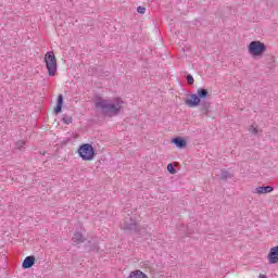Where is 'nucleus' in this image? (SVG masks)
<instances>
[{
    "label": "nucleus",
    "instance_id": "1",
    "mask_svg": "<svg viewBox=\"0 0 278 278\" xmlns=\"http://www.w3.org/2000/svg\"><path fill=\"white\" fill-rule=\"evenodd\" d=\"M124 105L125 101L118 97L111 99L97 98L94 103L97 112H100V114L106 116L108 118L118 116V114L123 112Z\"/></svg>",
    "mask_w": 278,
    "mask_h": 278
},
{
    "label": "nucleus",
    "instance_id": "2",
    "mask_svg": "<svg viewBox=\"0 0 278 278\" xmlns=\"http://www.w3.org/2000/svg\"><path fill=\"white\" fill-rule=\"evenodd\" d=\"M46 68L50 77H55V73H58V60L55 59V54L53 51H49L45 55Z\"/></svg>",
    "mask_w": 278,
    "mask_h": 278
},
{
    "label": "nucleus",
    "instance_id": "3",
    "mask_svg": "<svg viewBox=\"0 0 278 278\" xmlns=\"http://www.w3.org/2000/svg\"><path fill=\"white\" fill-rule=\"evenodd\" d=\"M78 155L84 162H92L94 160V148L90 143L81 144L78 148Z\"/></svg>",
    "mask_w": 278,
    "mask_h": 278
},
{
    "label": "nucleus",
    "instance_id": "4",
    "mask_svg": "<svg viewBox=\"0 0 278 278\" xmlns=\"http://www.w3.org/2000/svg\"><path fill=\"white\" fill-rule=\"evenodd\" d=\"M248 51L252 58H260L266 51V45L262 41H252L248 47Z\"/></svg>",
    "mask_w": 278,
    "mask_h": 278
},
{
    "label": "nucleus",
    "instance_id": "5",
    "mask_svg": "<svg viewBox=\"0 0 278 278\" xmlns=\"http://www.w3.org/2000/svg\"><path fill=\"white\" fill-rule=\"evenodd\" d=\"M185 103L188 108H197L199 103H201V98H199L197 93H192L188 97Z\"/></svg>",
    "mask_w": 278,
    "mask_h": 278
},
{
    "label": "nucleus",
    "instance_id": "6",
    "mask_svg": "<svg viewBox=\"0 0 278 278\" xmlns=\"http://www.w3.org/2000/svg\"><path fill=\"white\" fill-rule=\"evenodd\" d=\"M268 264H277L278 262V245L270 248L267 255Z\"/></svg>",
    "mask_w": 278,
    "mask_h": 278
},
{
    "label": "nucleus",
    "instance_id": "7",
    "mask_svg": "<svg viewBox=\"0 0 278 278\" xmlns=\"http://www.w3.org/2000/svg\"><path fill=\"white\" fill-rule=\"evenodd\" d=\"M273 190H275V188L270 187V186H261V187H256L253 190L254 194H270V192H273Z\"/></svg>",
    "mask_w": 278,
    "mask_h": 278
},
{
    "label": "nucleus",
    "instance_id": "8",
    "mask_svg": "<svg viewBox=\"0 0 278 278\" xmlns=\"http://www.w3.org/2000/svg\"><path fill=\"white\" fill-rule=\"evenodd\" d=\"M34 264H36V257H34V256H27V257L24 260L22 266H23V268H31V266H34Z\"/></svg>",
    "mask_w": 278,
    "mask_h": 278
},
{
    "label": "nucleus",
    "instance_id": "9",
    "mask_svg": "<svg viewBox=\"0 0 278 278\" xmlns=\"http://www.w3.org/2000/svg\"><path fill=\"white\" fill-rule=\"evenodd\" d=\"M173 143L177 147V149H184L187 142L181 137H177L173 139Z\"/></svg>",
    "mask_w": 278,
    "mask_h": 278
},
{
    "label": "nucleus",
    "instance_id": "10",
    "mask_svg": "<svg viewBox=\"0 0 278 278\" xmlns=\"http://www.w3.org/2000/svg\"><path fill=\"white\" fill-rule=\"evenodd\" d=\"M62 105H64V97L60 94L58 98L56 108L54 109L55 114H60V112H62Z\"/></svg>",
    "mask_w": 278,
    "mask_h": 278
},
{
    "label": "nucleus",
    "instance_id": "11",
    "mask_svg": "<svg viewBox=\"0 0 278 278\" xmlns=\"http://www.w3.org/2000/svg\"><path fill=\"white\" fill-rule=\"evenodd\" d=\"M122 229H125L127 231H138V224L136 223L123 224Z\"/></svg>",
    "mask_w": 278,
    "mask_h": 278
},
{
    "label": "nucleus",
    "instance_id": "12",
    "mask_svg": "<svg viewBox=\"0 0 278 278\" xmlns=\"http://www.w3.org/2000/svg\"><path fill=\"white\" fill-rule=\"evenodd\" d=\"M128 278H148V277L146 276L144 273H142V270L137 269L135 271H131Z\"/></svg>",
    "mask_w": 278,
    "mask_h": 278
},
{
    "label": "nucleus",
    "instance_id": "13",
    "mask_svg": "<svg viewBox=\"0 0 278 278\" xmlns=\"http://www.w3.org/2000/svg\"><path fill=\"white\" fill-rule=\"evenodd\" d=\"M72 240L75 244H81V242H84V235H81V232H76Z\"/></svg>",
    "mask_w": 278,
    "mask_h": 278
},
{
    "label": "nucleus",
    "instance_id": "14",
    "mask_svg": "<svg viewBox=\"0 0 278 278\" xmlns=\"http://www.w3.org/2000/svg\"><path fill=\"white\" fill-rule=\"evenodd\" d=\"M217 177H219V179H229L231 178V175L229 172L222 169L219 170V173L217 174Z\"/></svg>",
    "mask_w": 278,
    "mask_h": 278
},
{
    "label": "nucleus",
    "instance_id": "15",
    "mask_svg": "<svg viewBox=\"0 0 278 278\" xmlns=\"http://www.w3.org/2000/svg\"><path fill=\"white\" fill-rule=\"evenodd\" d=\"M199 99H206L207 98V90L206 89H199L197 92Z\"/></svg>",
    "mask_w": 278,
    "mask_h": 278
},
{
    "label": "nucleus",
    "instance_id": "16",
    "mask_svg": "<svg viewBox=\"0 0 278 278\" xmlns=\"http://www.w3.org/2000/svg\"><path fill=\"white\" fill-rule=\"evenodd\" d=\"M62 122L65 125H71V123H73V117L64 115L63 118H62Z\"/></svg>",
    "mask_w": 278,
    "mask_h": 278
},
{
    "label": "nucleus",
    "instance_id": "17",
    "mask_svg": "<svg viewBox=\"0 0 278 278\" xmlns=\"http://www.w3.org/2000/svg\"><path fill=\"white\" fill-rule=\"evenodd\" d=\"M167 170H168V173H170V175H175L177 173V170L170 163L167 165Z\"/></svg>",
    "mask_w": 278,
    "mask_h": 278
},
{
    "label": "nucleus",
    "instance_id": "18",
    "mask_svg": "<svg viewBox=\"0 0 278 278\" xmlns=\"http://www.w3.org/2000/svg\"><path fill=\"white\" fill-rule=\"evenodd\" d=\"M15 147H16V149H24V147H25V141H17L16 143H15Z\"/></svg>",
    "mask_w": 278,
    "mask_h": 278
},
{
    "label": "nucleus",
    "instance_id": "19",
    "mask_svg": "<svg viewBox=\"0 0 278 278\" xmlns=\"http://www.w3.org/2000/svg\"><path fill=\"white\" fill-rule=\"evenodd\" d=\"M187 81H188V84H190V86H192V84H194V77H192V75H188Z\"/></svg>",
    "mask_w": 278,
    "mask_h": 278
},
{
    "label": "nucleus",
    "instance_id": "20",
    "mask_svg": "<svg viewBox=\"0 0 278 278\" xmlns=\"http://www.w3.org/2000/svg\"><path fill=\"white\" fill-rule=\"evenodd\" d=\"M137 12H138V14H144V12H147V9L143 7H138Z\"/></svg>",
    "mask_w": 278,
    "mask_h": 278
},
{
    "label": "nucleus",
    "instance_id": "21",
    "mask_svg": "<svg viewBox=\"0 0 278 278\" xmlns=\"http://www.w3.org/2000/svg\"><path fill=\"white\" fill-rule=\"evenodd\" d=\"M250 131H251V134H257V128H255V127L252 126V127L250 128Z\"/></svg>",
    "mask_w": 278,
    "mask_h": 278
},
{
    "label": "nucleus",
    "instance_id": "22",
    "mask_svg": "<svg viewBox=\"0 0 278 278\" xmlns=\"http://www.w3.org/2000/svg\"><path fill=\"white\" fill-rule=\"evenodd\" d=\"M258 278H266V276L265 275H260Z\"/></svg>",
    "mask_w": 278,
    "mask_h": 278
}]
</instances>
